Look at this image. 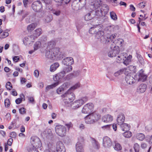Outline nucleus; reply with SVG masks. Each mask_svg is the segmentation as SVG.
I'll return each instance as SVG.
<instances>
[{"label": "nucleus", "mask_w": 152, "mask_h": 152, "mask_svg": "<svg viewBox=\"0 0 152 152\" xmlns=\"http://www.w3.org/2000/svg\"><path fill=\"white\" fill-rule=\"evenodd\" d=\"M56 133L59 136L63 137L66 134V129L63 125H58L56 126L55 128Z\"/></svg>", "instance_id": "nucleus-8"}, {"label": "nucleus", "mask_w": 152, "mask_h": 152, "mask_svg": "<svg viewBox=\"0 0 152 152\" xmlns=\"http://www.w3.org/2000/svg\"><path fill=\"white\" fill-rule=\"evenodd\" d=\"M103 145L105 148H109L112 145V142L111 139L108 137H105L103 139Z\"/></svg>", "instance_id": "nucleus-14"}, {"label": "nucleus", "mask_w": 152, "mask_h": 152, "mask_svg": "<svg viewBox=\"0 0 152 152\" xmlns=\"http://www.w3.org/2000/svg\"><path fill=\"white\" fill-rule=\"evenodd\" d=\"M110 15L111 18L113 20H115L117 19V16L115 12L113 11L110 12Z\"/></svg>", "instance_id": "nucleus-36"}, {"label": "nucleus", "mask_w": 152, "mask_h": 152, "mask_svg": "<svg viewBox=\"0 0 152 152\" xmlns=\"http://www.w3.org/2000/svg\"><path fill=\"white\" fill-rule=\"evenodd\" d=\"M4 104L5 107H8L10 104V102L9 99H6L4 101Z\"/></svg>", "instance_id": "nucleus-51"}, {"label": "nucleus", "mask_w": 152, "mask_h": 152, "mask_svg": "<svg viewBox=\"0 0 152 152\" xmlns=\"http://www.w3.org/2000/svg\"><path fill=\"white\" fill-rule=\"evenodd\" d=\"M121 129L123 131H128L130 129V126L128 124L123 123L121 125H120Z\"/></svg>", "instance_id": "nucleus-24"}, {"label": "nucleus", "mask_w": 152, "mask_h": 152, "mask_svg": "<svg viewBox=\"0 0 152 152\" xmlns=\"http://www.w3.org/2000/svg\"><path fill=\"white\" fill-rule=\"evenodd\" d=\"M72 67L71 66H67L63 68L62 71H64V74L66 73H69L72 70Z\"/></svg>", "instance_id": "nucleus-29"}, {"label": "nucleus", "mask_w": 152, "mask_h": 152, "mask_svg": "<svg viewBox=\"0 0 152 152\" xmlns=\"http://www.w3.org/2000/svg\"><path fill=\"white\" fill-rule=\"evenodd\" d=\"M59 64L57 62L52 64L50 67V71L52 72H54L59 67Z\"/></svg>", "instance_id": "nucleus-26"}, {"label": "nucleus", "mask_w": 152, "mask_h": 152, "mask_svg": "<svg viewBox=\"0 0 152 152\" xmlns=\"http://www.w3.org/2000/svg\"><path fill=\"white\" fill-rule=\"evenodd\" d=\"M125 75H126L125 81L126 83V85H132L134 83L135 79L133 76L132 73L128 71L125 73Z\"/></svg>", "instance_id": "nucleus-9"}, {"label": "nucleus", "mask_w": 152, "mask_h": 152, "mask_svg": "<svg viewBox=\"0 0 152 152\" xmlns=\"http://www.w3.org/2000/svg\"><path fill=\"white\" fill-rule=\"evenodd\" d=\"M65 125L69 129L70 127L72 126V124L71 122L65 124Z\"/></svg>", "instance_id": "nucleus-63"}, {"label": "nucleus", "mask_w": 152, "mask_h": 152, "mask_svg": "<svg viewBox=\"0 0 152 152\" xmlns=\"http://www.w3.org/2000/svg\"><path fill=\"white\" fill-rule=\"evenodd\" d=\"M22 98H18L15 100V102L17 104H19L21 103L22 101Z\"/></svg>", "instance_id": "nucleus-60"}, {"label": "nucleus", "mask_w": 152, "mask_h": 152, "mask_svg": "<svg viewBox=\"0 0 152 152\" xmlns=\"http://www.w3.org/2000/svg\"><path fill=\"white\" fill-rule=\"evenodd\" d=\"M125 117L123 113H120L118 115L117 118V122L119 125H121L124 121Z\"/></svg>", "instance_id": "nucleus-18"}, {"label": "nucleus", "mask_w": 152, "mask_h": 152, "mask_svg": "<svg viewBox=\"0 0 152 152\" xmlns=\"http://www.w3.org/2000/svg\"><path fill=\"white\" fill-rule=\"evenodd\" d=\"M34 75L36 77H38L39 76V72L37 70H36L34 72Z\"/></svg>", "instance_id": "nucleus-61"}, {"label": "nucleus", "mask_w": 152, "mask_h": 152, "mask_svg": "<svg viewBox=\"0 0 152 152\" xmlns=\"http://www.w3.org/2000/svg\"><path fill=\"white\" fill-rule=\"evenodd\" d=\"M6 87L7 90H10L12 88V86L10 82H8L6 83Z\"/></svg>", "instance_id": "nucleus-45"}, {"label": "nucleus", "mask_w": 152, "mask_h": 152, "mask_svg": "<svg viewBox=\"0 0 152 152\" xmlns=\"http://www.w3.org/2000/svg\"><path fill=\"white\" fill-rule=\"evenodd\" d=\"M34 34L37 37L39 36L42 34V29L40 28L36 29L34 31Z\"/></svg>", "instance_id": "nucleus-41"}, {"label": "nucleus", "mask_w": 152, "mask_h": 152, "mask_svg": "<svg viewBox=\"0 0 152 152\" xmlns=\"http://www.w3.org/2000/svg\"><path fill=\"white\" fill-rule=\"evenodd\" d=\"M93 147L95 149H98L99 148V144L97 141L93 139L92 141Z\"/></svg>", "instance_id": "nucleus-32"}, {"label": "nucleus", "mask_w": 152, "mask_h": 152, "mask_svg": "<svg viewBox=\"0 0 152 152\" xmlns=\"http://www.w3.org/2000/svg\"><path fill=\"white\" fill-rule=\"evenodd\" d=\"M58 85V83H55L52 85L47 86L46 88V91H48L50 89H52L53 88L55 87Z\"/></svg>", "instance_id": "nucleus-35"}, {"label": "nucleus", "mask_w": 152, "mask_h": 152, "mask_svg": "<svg viewBox=\"0 0 152 152\" xmlns=\"http://www.w3.org/2000/svg\"><path fill=\"white\" fill-rule=\"evenodd\" d=\"M123 42L124 40L122 39L119 38L117 40H115L113 42L112 44H114L117 46H118V45L121 46L122 45V43H123Z\"/></svg>", "instance_id": "nucleus-30"}, {"label": "nucleus", "mask_w": 152, "mask_h": 152, "mask_svg": "<svg viewBox=\"0 0 152 152\" xmlns=\"http://www.w3.org/2000/svg\"><path fill=\"white\" fill-rule=\"evenodd\" d=\"M31 142L32 147L36 148H39L41 145V143L39 139L36 136L32 137L31 139Z\"/></svg>", "instance_id": "nucleus-10"}, {"label": "nucleus", "mask_w": 152, "mask_h": 152, "mask_svg": "<svg viewBox=\"0 0 152 152\" xmlns=\"http://www.w3.org/2000/svg\"><path fill=\"white\" fill-rule=\"evenodd\" d=\"M137 92L139 93H142V85L140 84L138 87Z\"/></svg>", "instance_id": "nucleus-46"}, {"label": "nucleus", "mask_w": 152, "mask_h": 152, "mask_svg": "<svg viewBox=\"0 0 152 152\" xmlns=\"http://www.w3.org/2000/svg\"><path fill=\"white\" fill-rule=\"evenodd\" d=\"M10 137H15L16 136V133L15 132H12L10 133Z\"/></svg>", "instance_id": "nucleus-64"}, {"label": "nucleus", "mask_w": 152, "mask_h": 152, "mask_svg": "<svg viewBox=\"0 0 152 152\" xmlns=\"http://www.w3.org/2000/svg\"><path fill=\"white\" fill-rule=\"evenodd\" d=\"M55 45L56 43L54 41H51L49 42L48 43L47 50H50L52 49L53 48H54Z\"/></svg>", "instance_id": "nucleus-28"}, {"label": "nucleus", "mask_w": 152, "mask_h": 152, "mask_svg": "<svg viewBox=\"0 0 152 152\" xmlns=\"http://www.w3.org/2000/svg\"><path fill=\"white\" fill-rule=\"evenodd\" d=\"M81 0H74L72 3V9L74 10H77L80 9V5Z\"/></svg>", "instance_id": "nucleus-19"}, {"label": "nucleus", "mask_w": 152, "mask_h": 152, "mask_svg": "<svg viewBox=\"0 0 152 152\" xmlns=\"http://www.w3.org/2000/svg\"><path fill=\"white\" fill-rule=\"evenodd\" d=\"M102 121L104 122L108 123L112 121L113 119V117L111 115L107 114L104 116L102 117Z\"/></svg>", "instance_id": "nucleus-20"}, {"label": "nucleus", "mask_w": 152, "mask_h": 152, "mask_svg": "<svg viewBox=\"0 0 152 152\" xmlns=\"http://www.w3.org/2000/svg\"><path fill=\"white\" fill-rule=\"evenodd\" d=\"M112 127L111 124L107 125L102 127V128L104 130H109Z\"/></svg>", "instance_id": "nucleus-53"}, {"label": "nucleus", "mask_w": 152, "mask_h": 152, "mask_svg": "<svg viewBox=\"0 0 152 152\" xmlns=\"http://www.w3.org/2000/svg\"><path fill=\"white\" fill-rule=\"evenodd\" d=\"M61 97L63 98V100L64 103L66 104L72 102L75 98V94L69 90H68L66 93L62 95Z\"/></svg>", "instance_id": "nucleus-4"}, {"label": "nucleus", "mask_w": 152, "mask_h": 152, "mask_svg": "<svg viewBox=\"0 0 152 152\" xmlns=\"http://www.w3.org/2000/svg\"><path fill=\"white\" fill-rule=\"evenodd\" d=\"M88 99L87 97L84 96L82 97L80 99L75 100L71 104V108L74 110L77 109L86 102L87 101Z\"/></svg>", "instance_id": "nucleus-5"}, {"label": "nucleus", "mask_w": 152, "mask_h": 152, "mask_svg": "<svg viewBox=\"0 0 152 152\" xmlns=\"http://www.w3.org/2000/svg\"><path fill=\"white\" fill-rule=\"evenodd\" d=\"M37 148L31 146L28 149V152H36L38 151L37 149Z\"/></svg>", "instance_id": "nucleus-43"}, {"label": "nucleus", "mask_w": 152, "mask_h": 152, "mask_svg": "<svg viewBox=\"0 0 152 152\" xmlns=\"http://www.w3.org/2000/svg\"><path fill=\"white\" fill-rule=\"evenodd\" d=\"M12 142L13 140L12 138H10L7 141V145L9 146H11L12 145Z\"/></svg>", "instance_id": "nucleus-62"}, {"label": "nucleus", "mask_w": 152, "mask_h": 152, "mask_svg": "<svg viewBox=\"0 0 152 152\" xmlns=\"http://www.w3.org/2000/svg\"><path fill=\"white\" fill-rule=\"evenodd\" d=\"M109 7L107 4H103L101 8L95 11L96 15L97 16H103V14H106L108 12Z\"/></svg>", "instance_id": "nucleus-7"}, {"label": "nucleus", "mask_w": 152, "mask_h": 152, "mask_svg": "<svg viewBox=\"0 0 152 152\" xmlns=\"http://www.w3.org/2000/svg\"><path fill=\"white\" fill-rule=\"evenodd\" d=\"M126 56L127 54L126 53H123L119 54L116 58V62L118 63L121 62L122 60H124V58H126Z\"/></svg>", "instance_id": "nucleus-21"}, {"label": "nucleus", "mask_w": 152, "mask_h": 152, "mask_svg": "<svg viewBox=\"0 0 152 152\" xmlns=\"http://www.w3.org/2000/svg\"><path fill=\"white\" fill-rule=\"evenodd\" d=\"M102 5V1L101 0H96L95 1L94 6L95 9V11L101 8Z\"/></svg>", "instance_id": "nucleus-23"}, {"label": "nucleus", "mask_w": 152, "mask_h": 152, "mask_svg": "<svg viewBox=\"0 0 152 152\" xmlns=\"http://www.w3.org/2000/svg\"><path fill=\"white\" fill-rule=\"evenodd\" d=\"M128 70L126 68H122L118 70L117 72H115L114 74V75L115 77H118L119 75L122 74L123 73H125L126 72H128Z\"/></svg>", "instance_id": "nucleus-25"}, {"label": "nucleus", "mask_w": 152, "mask_h": 152, "mask_svg": "<svg viewBox=\"0 0 152 152\" xmlns=\"http://www.w3.org/2000/svg\"><path fill=\"white\" fill-rule=\"evenodd\" d=\"M64 91V90L61 86L57 89L56 92L58 94H60Z\"/></svg>", "instance_id": "nucleus-47"}, {"label": "nucleus", "mask_w": 152, "mask_h": 152, "mask_svg": "<svg viewBox=\"0 0 152 152\" xmlns=\"http://www.w3.org/2000/svg\"><path fill=\"white\" fill-rule=\"evenodd\" d=\"M41 46V42L39 41L36 42L34 45V49L36 50L39 49Z\"/></svg>", "instance_id": "nucleus-33"}, {"label": "nucleus", "mask_w": 152, "mask_h": 152, "mask_svg": "<svg viewBox=\"0 0 152 152\" xmlns=\"http://www.w3.org/2000/svg\"><path fill=\"white\" fill-rule=\"evenodd\" d=\"M32 9L35 12H38L41 11L42 5L41 3L39 1L34 2L31 5Z\"/></svg>", "instance_id": "nucleus-12"}, {"label": "nucleus", "mask_w": 152, "mask_h": 152, "mask_svg": "<svg viewBox=\"0 0 152 152\" xmlns=\"http://www.w3.org/2000/svg\"><path fill=\"white\" fill-rule=\"evenodd\" d=\"M35 39V37L34 35H32L30 36H28L25 37L23 42L24 44L26 45H29L31 42H33Z\"/></svg>", "instance_id": "nucleus-15"}, {"label": "nucleus", "mask_w": 152, "mask_h": 152, "mask_svg": "<svg viewBox=\"0 0 152 152\" xmlns=\"http://www.w3.org/2000/svg\"><path fill=\"white\" fill-rule=\"evenodd\" d=\"M92 17L91 16V13H88L85 15L84 17V18L85 20L89 21L91 20Z\"/></svg>", "instance_id": "nucleus-38"}, {"label": "nucleus", "mask_w": 152, "mask_h": 152, "mask_svg": "<svg viewBox=\"0 0 152 152\" xmlns=\"http://www.w3.org/2000/svg\"><path fill=\"white\" fill-rule=\"evenodd\" d=\"M114 148L115 150L119 151L121 149L122 147L119 143H116Z\"/></svg>", "instance_id": "nucleus-44"}, {"label": "nucleus", "mask_w": 152, "mask_h": 152, "mask_svg": "<svg viewBox=\"0 0 152 152\" xmlns=\"http://www.w3.org/2000/svg\"><path fill=\"white\" fill-rule=\"evenodd\" d=\"M111 50L107 53L109 57H113L116 56L120 52V49L119 46H116L114 44H112L111 45Z\"/></svg>", "instance_id": "nucleus-6"}, {"label": "nucleus", "mask_w": 152, "mask_h": 152, "mask_svg": "<svg viewBox=\"0 0 152 152\" xmlns=\"http://www.w3.org/2000/svg\"><path fill=\"white\" fill-rule=\"evenodd\" d=\"M65 75L64 74V71H61L60 72L53 75V79L56 82V83H58V84L59 82H60L63 79H64Z\"/></svg>", "instance_id": "nucleus-13"}, {"label": "nucleus", "mask_w": 152, "mask_h": 152, "mask_svg": "<svg viewBox=\"0 0 152 152\" xmlns=\"http://www.w3.org/2000/svg\"><path fill=\"white\" fill-rule=\"evenodd\" d=\"M123 63L126 65H127L129 64V63L130 62V60H127L126 58H124V60H123Z\"/></svg>", "instance_id": "nucleus-59"}, {"label": "nucleus", "mask_w": 152, "mask_h": 152, "mask_svg": "<svg viewBox=\"0 0 152 152\" xmlns=\"http://www.w3.org/2000/svg\"><path fill=\"white\" fill-rule=\"evenodd\" d=\"M116 34H114L110 36L109 37V38L108 39V41L109 42L110 40L112 41L113 40V39L115 38L116 36Z\"/></svg>", "instance_id": "nucleus-55"}, {"label": "nucleus", "mask_w": 152, "mask_h": 152, "mask_svg": "<svg viewBox=\"0 0 152 152\" xmlns=\"http://www.w3.org/2000/svg\"><path fill=\"white\" fill-rule=\"evenodd\" d=\"M62 63L63 64L67 66H71L74 63L73 58L71 57H68L64 58L63 60Z\"/></svg>", "instance_id": "nucleus-16"}, {"label": "nucleus", "mask_w": 152, "mask_h": 152, "mask_svg": "<svg viewBox=\"0 0 152 152\" xmlns=\"http://www.w3.org/2000/svg\"><path fill=\"white\" fill-rule=\"evenodd\" d=\"M136 137L137 139L140 140H142V133H138L136 135Z\"/></svg>", "instance_id": "nucleus-52"}, {"label": "nucleus", "mask_w": 152, "mask_h": 152, "mask_svg": "<svg viewBox=\"0 0 152 152\" xmlns=\"http://www.w3.org/2000/svg\"><path fill=\"white\" fill-rule=\"evenodd\" d=\"M123 135L124 137L129 138L131 137L132 133L130 132L126 131L123 133Z\"/></svg>", "instance_id": "nucleus-37"}, {"label": "nucleus", "mask_w": 152, "mask_h": 152, "mask_svg": "<svg viewBox=\"0 0 152 152\" xmlns=\"http://www.w3.org/2000/svg\"><path fill=\"white\" fill-rule=\"evenodd\" d=\"M76 149L77 152H84V149L82 144L77 142L76 145Z\"/></svg>", "instance_id": "nucleus-22"}, {"label": "nucleus", "mask_w": 152, "mask_h": 152, "mask_svg": "<svg viewBox=\"0 0 152 152\" xmlns=\"http://www.w3.org/2000/svg\"><path fill=\"white\" fill-rule=\"evenodd\" d=\"M94 106L92 103L86 104L82 108V112L83 113L87 114L91 113L93 110Z\"/></svg>", "instance_id": "nucleus-11"}, {"label": "nucleus", "mask_w": 152, "mask_h": 152, "mask_svg": "<svg viewBox=\"0 0 152 152\" xmlns=\"http://www.w3.org/2000/svg\"><path fill=\"white\" fill-rule=\"evenodd\" d=\"M72 73L73 74V77H74L78 76L80 75V71H74Z\"/></svg>", "instance_id": "nucleus-56"}, {"label": "nucleus", "mask_w": 152, "mask_h": 152, "mask_svg": "<svg viewBox=\"0 0 152 152\" xmlns=\"http://www.w3.org/2000/svg\"><path fill=\"white\" fill-rule=\"evenodd\" d=\"M0 36L2 38H4L8 36L9 34L7 32H3L2 30H0Z\"/></svg>", "instance_id": "nucleus-34"}, {"label": "nucleus", "mask_w": 152, "mask_h": 152, "mask_svg": "<svg viewBox=\"0 0 152 152\" xmlns=\"http://www.w3.org/2000/svg\"><path fill=\"white\" fill-rule=\"evenodd\" d=\"M145 139L147 142L152 143V135L151 137L149 136H147L145 138Z\"/></svg>", "instance_id": "nucleus-50"}, {"label": "nucleus", "mask_w": 152, "mask_h": 152, "mask_svg": "<svg viewBox=\"0 0 152 152\" xmlns=\"http://www.w3.org/2000/svg\"><path fill=\"white\" fill-rule=\"evenodd\" d=\"M59 48H53L52 49L48 50L45 53L46 58L51 60H59L61 57Z\"/></svg>", "instance_id": "nucleus-2"}, {"label": "nucleus", "mask_w": 152, "mask_h": 152, "mask_svg": "<svg viewBox=\"0 0 152 152\" xmlns=\"http://www.w3.org/2000/svg\"><path fill=\"white\" fill-rule=\"evenodd\" d=\"M103 27V26L101 24L94 26L90 28L89 32L91 34H94L96 38L102 40L104 35V32L102 30Z\"/></svg>", "instance_id": "nucleus-1"}, {"label": "nucleus", "mask_w": 152, "mask_h": 152, "mask_svg": "<svg viewBox=\"0 0 152 152\" xmlns=\"http://www.w3.org/2000/svg\"><path fill=\"white\" fill-rule=\"evenodd\" d=\"M135 67L134 66H130L129 67V69L131 71H132L133 72H135Z\"/></svg>", "instance_id": "nucleus-57"}, {"label": "nucleus", "mask_w": 152, "mask_h": 152, "mask_svg": "<svg viewBox=\"0 0 152 152\" xmlns=\"http://www.w3.org/2000/svg\"><path fill=\"white\" fill-rule=\"evenodd\" d=\"M100 118L99 115L95 113H92L86 116L84 119L86 124H91L96 122Z\"/></svg>", "instance_id": "nucleus-3"}, {"label": "nucleus", "mask_w": 152, "mask_h": 152, "mask_svg": "<svg viewBox=\"0 0 152 152\" xmlns=\"http://www.w3.org/2000/svg\"><path fill=\"white\" fill-rule=\"evenodd\" d=\"M134 148L135 152H139V145L137 143H135L134 144Z\"/></svg>", "instance_id": "nucleus-49"}, {"label": "nucleus", "mask_w": 152, "mask_h": 152, "mask_svg": "<svg viewBox=\"0 0 152 152\" xmlns=\"http://www.w3.org/2000/svg\"><path fill=\"white\" fill-rule=\"evenodd\" d=\"M64 90H66L69 86V83L67 82L64 83L61 86Z\"/></svg>", "instance_id": "nucleus-42"}, {"label": "nucleus", "mask_w": 152, "mask_h": 152, "mask_svg": "<svg viewBox=\"0 0 152 152\" xmlns=\"http://www.w3.org/2000/svg\"><path fill=\"white\" fill-rule=\"evenodd\" d=\"M52 12L53 14L56 16L59 15L60 14V11L59 10H54Z\"/></svg>", "instance_id": "nucleus-58"}, {"label": "nucleus", "mask_w": 152, "mask_h": 152, "mask_svg": "<svg viewBox=\"0 0 152 152\" xmlns=\"http://www.w3.org/2000/svg\"><path fill=\"white\" fill-rule=\"evenodd\" d=\"M136 78L138 81L141 80L142 79V69L138 72L136 75Z\"/></svg>", "instance_id": "nucleus-31"}, {"label": "nucleus", "mask_w": 152, "mask_h": 152, "mask_svg": "<svg viewBox=\"0 0 152 152\" xmlns=\"http://www.w3.org/2000/svg\"><path fill=\"white\" fill-rule=\"evenodd\" d=\"M36 26V23H32L27 26V29L28 32H31L35 29Z\"/></svg>", "instance_id": "nucleus-27"}, {"label": "nucleus", "mask_w": 152, "mask_h": 152, "mask_svg": "<svg viewBox=\"0 0 152 152\" xmlns=\"http://www.w3.org/2000/svg\"><path fill=\"white\" fill-rule=\"evenodd\" d=\"M73 75V74L72 73H69L64 78V79L66 80H70L74 77Z\"/></svg>", "instance_id": "nucleus-39"}, {"label": "nucleus", "mask_w": 152, "mask_h": 152, "mask_svg": "<svg viewBox=\"0 0 152 152\" xmlns=\"http://www.w3.org/2000/svg\"><path fill=\"white\" fill-rule=\"evenodd\" d=\"M52 19L53 18L51 15L48 16L46 17L45 20L47 23H48L50 22Z\"/></svg>", "instance_id": "nucleus-48"}, {"label": "nucleus", "mask_w": 152, "mask_h": 152, "mask_svg": "<svg viewBox=\"0 0 152 152\" xmlns=\"http://www.w3.org/2000/svg\"><path fill=\"white\" fill-rule=\"evenodd\" d=\"M56 149L57 152H65V149L63 143L60 141L57 142Z\"/></svg>", "instance_id": "nucleus-17"}, {"label": "nucleus", "mask_w": 152, "mask_h": 152, "mask_svg": "<svg viewBox=\"0 0 152 152\" xmlns=\"http://www.w3.org/2000/svg\"><path fill=\"white\" fill-rule=\"evenodd\" d=\"M80 85V84L79 83H77L71 87L69 90L70 91H71V90H74L79 88Z\"/></svg>", "instance_id": "nucleus-40"}, {"label": "nucleus", "mask_w": 152, "mask_h": 152, "mask_svg": "<svg viewBox=\"0 0 152 152\" xmlns=\"http://www.w3.org/2000/svg\"><path fill=\"white\" fill-rule=\"evenodd\" d=\"M19 113L21 114H24L26 113V109L24 107L20 108L19 109Z\"/></svg>", "instance_id": "nucleus-54"}]
</instances>
